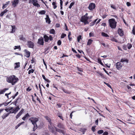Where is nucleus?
<instances>
[{
  "mask_svg": "<svg viewBox=\"0 0 135 135\" xmlns=\"http://www.w3.org/2000/svg\"><path fill=\"white\" fill-rule=\"evenodd\" d=\"M110 6L111 8L114 9H116V7L113 4H111Z\"/></svg>",
  "mask_w": 135,
  "mask_h": 135,
  "instance_id": "47",
  "label": "nucleus"
},
{
  "mask_svg": "<svg viewBox=\"0 0 135 135\" xmlns=\"http://www.w3.org/2000/svg\"><path fill=\"white\" fill-rule=\"evenodd\" d=\"M9 2H7V4H3V6L2 7V8L3 9H4V8H6L7 7V5L8 4V3Z\"/></svg>",
  "mask_w": 135,
  "mask_h": 135,
  "instance_id": "35",
  "label": "nucleus"
},
{
  "mask_svg": "<svg viewBox=\"0 0 135 135\" xmlns=\"http://www.w3.org/2000/svg\"><path fill=\"white\" fill-rule=\"evenodd\" d=\"M20 39V40H22L23 41H26V39L25 38L23 37V36L22 35H21L19 36Z\"/></svg>",
  "mask_w": 135,
  "mask_h": 135,
  "instance_id": "24",
  "label": "nucleus"
},
{
  "mask_svg": "<svg viewBox=\"0 0 135 135\" xmlns=\"http://www.w3.org/2000/svg\"><path fill=\"white\" fill-rule=\"evenodd\" d=\"M86 130V129L85 128H81L80 129V131L83 132V134H84Z\"/></svg>",
  "mask_w": 135,
  "mask_h": 135,
  "instance_id": "31",
  "label": "nucleus"
},
{
  "mask_svg": "<svg viewBox=\"0 0 135 135\" xmlns=\"http://www.w3.org/2000/svg\"><path fill=\"white\" fill-rule=\"evenodd\" d=\"M89 36L90 37H94V34L92 32H90L89 33Z\"/></svg>",
  "mask_w": 135,
  "mask_h": 135,
  "instance_id": "51",
  "label": "nucleus"
},
{
  "mask_svg": "<svg viewBox=\"0 0 135 135\" xmlns=\"http://www.w3.org/2000/svg\"><path fill=\"white\" fill-rule=\"evenodd\" d=\"M9 111L8 113H7L9 115L11 113H14L15 112H14V111H13V110H9Z\"/></svg>",
  "mask_w": 135,
  "mask_h": 135,
  "instance_id": "50",
  "label": "nucleus"
},
{
  "mask_svg": "<svg viewBox=\"0 0 135 135\" xmlns=\"http://www.w3.org/2000/svg\"><path fill=\"white\" fill-rule=\"evenodd\" d=\"M110 40H111L112 41H114L115 42H117V40L115 38H111L110 39Z\"/></svg>",
  "mask_w": 135,
  "mask_h": 135,
  "instance_id": "49",
  "label": "nucleus"
},
{
  "mask_svg": "<svg viewBox=\"0 0 135 135\" xmlns=\"http://www.w3.org/2000/svg\"><path fill=\"white\" fill-rule=\"evenodd\" d=\"M46 11L45 10H41L38 12V13L41 15H44L46 13Z\"/></svg>",
  "mask_w": 135,
  "mask_h": 135,
  "instance_id": "29",
  "label": "nucleus"
},
{
  "mask_svg": "<svg viewBox=\"0 0 135 135\" xmlns=\"http://www.w3.org/2000/svg\"><path fill=\"white\" fill-rule=\"evenodd\" d=\"M77 70L78 71H82V70H81V69L79 68L78 67H77Z\"/></svg>",
  "mask_w": 135,
  "mask_h": 135,
  "instance_id": "64",
  "label": "nucleus"
},
{
  "mask_svg": "<svg viewBox=\"0 0 135 135\" xmlns=\"http://www.w3.org/2000/svg\"><path fill=\"white\" fill-rule=\"evenodd\" d=\"M45 19L46 20V23H48L49 24L50 23L51 21L48 15H46V18H45Z\"/></svg>",
  "mask_w": 135,
  "mask_h": 135,
  "instance_id": "17",
  "label": "nucleus"
},
{
  "mask_svg": "<svg viewBox=\"0 0 135 135\" xmlns=\"http://www.w3.org/2000/svg\"><path fill=\"white\" fill-rule=\"evenodd\" d=\"M66 36V35L65 34L62 33L61 35V38H63Z\"/></svg>",
  "mask_w": 135,
  "mask_h": 135,
  "instance_id": "48",
  "label": "nucleus"
},
{
  "mask_svg": "<svg viewBox=\"0 0 135 135\" xmlns=\"http://www.w3.org/2000/svg\"><path fill=\"white\" fill-rule=\"evenodd\" d=\"M34 71V70L31 69V70H29L28 72V74H30L31 73H33Z\"/></svg>",
  "mask_w": 135,
  "mask_h": 135,
  "instance_id": "40",
  "label": "nucleus"
},
{
  "mask_svg": "<svg viewBox=\"0 0 135 135\" xmlns=\"http://www.w3.org/2000/svg\"><path fill=\"white\" fill-rule=\"evenodd\" d=\"M132 46L131 44H128L127 45V48L128 49H130L131 48Z\"/></svg>",
  "mask_w": 135,
  "mask_h": 135,
  "instance_id": "41",
  "label": "nucleus"
},
{
  "mask_svg": "<svg viewBox=\"0 0 135 135\" xmlns=\"http://www.w3.org/2000/svg\"><path fill=\"white\" fill-rule=\"evenodd\" d=\"M12 32H11L12 33L14 32H15V26H12Z\"/></svg>",
  "mask_w": 135,
  "mask_h": 135,
  "instance_id": "39",
  "label": "nucleus"
},
{
  "mask_svg": "<svg viewBox=\"0 0 135 135\" xmlns=\"http://www.w3.org/2000/svg\"><path fill=\"white\" fill-rule=\"evenodd\" d=\"M31 90V89L29 87H28L27 89L26 90L28 91H30Z\"/></svg>",
  "mask_w": 135,
  "mask_h": 135,
  "instance_id": "63",
  "label": "nucleus"
},
{
  "mask_svg": "<svg viewBox=\"0 0 135 135\" xmlns=\"http://www.w3.org/2000/svg\"><path fill=\"white\" fill-rule=\"evenodd\" d=\"M50 46H48L45 49V51L44 52L45 53V54H46L49 52V51H47L49 50L50 49Z\"/></svg>",
  "mask_w": 135,
  "mask_h": 135,
  "instance_id": "18",
  "label": "nucleus"
},
{
  "mask_svg": "<svg viewBox=\"0 0 135 135\" xmlns=\"http://www.w3.org/2000/svg\"><path fill=\"white\" fill-rule=\"evenodd\" d=\"M96 7L95 4L93 3H91L88 7V9L90 11H92L95 9Z\"/></svg>",
  "mask_w": 135,
  "mask_h": 135,
  "instance_id": "8",
  "label": "nucleus"
},
{
  "mask_svg": "<svg viewBox=\"0 0 135 135\" xmlns=\"http://www.w3.org/2000/svg\"><path fill=\"white\" fill-rule=\"evenodd\" d=\"M74 4H75L74 2H71L70 3V4L69 7V8L71 9V8L72 6Z\"/></svg>",
  "mask_w": 135,
  "mask_h": 135,
  "instance_id": "43",
  "label": "nucleus"
},
{
  "mask_svg": "<svg viewBox=\"0 0 135 135\" xmlns=\"http://www.w3.org/2000/svg\"><path fill=\"white\" fill-rule=\"evenodd\" d=\"M44 38L45 41L46 42H48L49 40V37L46 35L44 36Z\"/></svg>",
  "mask_w": 135,
  "mask_h": 135,
  "instance_id": "20",
  "label": "nucleus"
},
{
  "mask_svg": "<svg viewBox=\"0 0 135 135\" xmlns=\"http://www.w3.org/2000/svg\"><path fill=\"white\" fill-rule=\"evenodd\" d=\"M81 36L79 35L77 37V41L78 42H79L80 40L81 39Z\"/></svg>",
  "mask_w": 135,
  "mask_h": 135,
  "instance_id": "44",
  "label": "nucleus"
},
{
  "mask_svg": "<svg viewBox=\"0 0 135 135\" xmlns=\"http://www.w3.org/2000/svg\"><path fill=\"white\" fill-rule=\"evenodd\" d=\"M30 116L29 115V114L28 113H27L25 116H24V117H25V118H28V117H29Z\"/></svg>",
  "mask_w": 135,
  "mask_h": 135,
  "instance_id": "52",
  "label": "nucleus"
},
{
  "mask_svg": "<svg viewBox=\"0 0 135 135\" xmlns=\"http://www.w3.org/2000/svg\"><path fill=\"white\" fill-rule=\"evenodd\" d=\"M20 0H14L12 2V5L14 7H15L18 4Z\"/></svg>",
  "mask_w": 135,
  "mask_h": 135,
  "instance_id": "14",
  "label": "nucleus"
},
{
  "mask_svg": "<svg viewBox=\"0 0 135 135\" xmlns=\"http://www.w3.org/2000/svg\"><path fill=\"white\" fill-rule=\"evenodd\" d=\"M44 118L47 120L48 122L49 123V124L48 125H53V123H52L51 119L49 117L47 116H46L44 117Z\"/></svg>",
  "mask_w": 135,
  "mask_h": 135,
  "instance_id": "12",
  "label": "nucleus"
},
{
  "mask_svg": "<svg viewBox=\"0 0 135 135\" xmlns=\"http://www.w3.org/2000/svg\"><path fill=\"white\" fill-rule=\"evenodd\" d=\"M24 111V109H23L22 108L21 110L19 112V113H20V114H21V115L23 113V112Z\"/></svg>",
  "mask_w": 135,
  "mask_h": 135,
  "instance_id": "55",
  "label": "nucleus"
},
{
  "mask_svg": "<svg viewBox=\"0 0 135 135\" xmlns=\"http://www.w3.org/2000/svg\"><path fill=\"white\" fill-rule=\"evenodd\" d=\"M33 124V127H34V128H36V129H37L38 127H37V123H36Z\"/></svg>",
  "mask_w": 135,
  "mask_h": 135,
  "instance_id": "54",
  "label": "nucleus"
},
{
  "mask_svg": "<svg viewBox=\"0 0 135 135\" xmlns=\"http://www.w3.org/2000/svg\"><path fill=\"white\" fill-rule=\"evenodd\" d=\"M20 63L19 62L15 63V69H16L19 68L20 67Z\"/></svg>",
  "mask_w": 135,
  "mask_h": 135,
  "instance_id": "25",
  "label": "nucleus"
},
{
  "mask_svg": "<svg viewBox=\"0 0 135 135\" xmlns=\"http://www.w3.org/2000/svg\"><path fill=\"white\" fill-rule=\"evenodd\" d=\"M38 1L37 0H29V3H30L31 2L34 6L36 7H40V5L38 3Z\"/></svg>",
  "mask_w": 135,
  "mask_h": 135,
  "instance_id": "5",
  "label": "nucleus"
},
{
  "mask_svg": "<svg viewBox=\"0 0 135 135\" xmlns=\"http://www.w3.org/2000/svg\"><path fill=\"white\" fill-rule=\"evenodd\" d=\"M20 109V108H19L18 106H17L16 108H15L13 110L15 112L14 113L15 114Z\"/></svg>",
  "mask_w": 135,
  "mask_h": 135,
  "instance_id": "19",
  "label": "nucleus"
},
{
  "mask_svg": "<svg viewBox=\"0 0 135 135\" xmlns=\"http://www.w3.org/2000/svg\"><path fill=\"white\" fill-rule=\"evenodd\" d=\"M104 83L106 84L108 87H109L110 88H112L111 86L108 83H106L105 82H104Z\"/></svg>",
  "mask_w": 135,
  "mask_h": 135,
  "instance_id": "57",
  "label": "nucleus"
},
{
  "mask_svg": "<svg viewBox=\"0 0 135 135\" xmlns=\"http://www.w3.org/2000/svg\"><path fill=\"white\" fill-rule=\"evenodd\" d=\"M21 115V114H20V113H18L16 117V119H17Z\"/></svg>",
  "mask_w": 135,
  "mask_h": 135,
  "instance_id": "46",
  "label": "nucleus"
},
{
  "mask_svg": "<svg viewBox=\"0 0 135 135\" xmlns=\"http://www.w3.org/2000/svg\"><path fill=\"white\" fill-rule=\"evenodd\" d=\"M4 13H5L3 11L0 14V16L2 17Z\"/></svg>",
  "mask_w": 135,
  "mask_h": 135,
  "instance_id": "61",
  "label": "nucleus"
},
{
  "mask_svg": "<svg viewBox=\"0 0 135 135\" xmlns=\"http://www.w3.org/2000/svg\"><path fill=\"white\" fill-rule=\"evenodd\" d=\"M93 41V40H91V39H89L87 42V45H90L91 44Z\"/></svg>",
  "mask_w": 135,
  "mask_h": 135,
  "instance_id": "30",
  "label": "nucleus"
},
{
  "mask_svg": "<svg viewBox=\"0 0 135 135\" xmlns=\"http://www.w3.org/2000/svg\"><path fill=\"white\" fill-rule=\"evenodd\" d=\"M97 73L99 75H100L103 78H104L105 76L104 75L102 74L100 72H97Z\"/></svg>",
  "mask_w": 135,
  "mask_h": 135,
  "instance_id": "36",
  "label": "nucleus"
},
{
  "mask_svg": "<svg viewBox=\"0 0 135 135\" xmlns=\"http://www.w3.org/2000/svg\"><path fill=\"white\" fill-rule=\"evenodd\" d=\"M126 4L128 6H131L130 3L129 2H127L126 3Z\"/></svg>",
  "mask_w": 135,
  "mask_h": 135,
  "instance_id": "60",
  "label": "nucleus"
},
{
  "mask_svg": "<svg viewBox=\"0 0 135 135\" xmlns=\"http://www.w3.org/2000/svg\"><path fill=\"white\" fill-rule=\"evenodd\" d=\"M6 81L9 83L14 85L18 81V78L14 75H11L7 77L6 79Z\"/></svg>",
  "mask_w": 135,
  "mask_h": 135,
  "instance_id": "2",
  "label": "nucleus"
},
{
  "mask_svg": "<svg viewBox=\"0 0 135 135\" xmlns=\"http://www.w3.org/2000/svg\"><path fill=\"white\" fill-rule=\"evenodd\" d=\"M57 115L58 117L60 119H62V120H64L63 117L62 116V114L61 113H57Z\"/></svg>",
  "mask_w": 135,
  "mask_h": 135,
  "instance_id": "26",
  "label": "nucleus"
},
{
  "mask_svg": "<svg viewBox=\"0 0 135 135\" xmlns=\"http://www.w3.org/2000/svg\"><path fill=\"white\" fill-rule=\"evenodd\" d=\"M61 44V42L60 40H59L57 42V45H60Z\"/></svg>",
  "mask_w": 135,
  "mask_h": 135,
  "instance_id": "53",
  "label": "nucleus"
},
{
  "mask_svg": "<svg viewBox=\"0 0 135 135\" xmlns=\"http://www.w3.org/2000/svg\"><path fill=\"white\" fill-rule=\"evenodd\" d=\"M56 1L52 3V5L53 6V8L54 9H55L57 7V6L56 5Z\"/></svg>",
  "mask_w": 135,
  "mask_h": 135,
  "instance_id": "33",
  "label": "nucleus"
},
{
  "mask_svg": "<svg viewBox=\"0 0 135 135\" xmlns=\"http://www.w3.org/2000/svg\"><path fill=\"white\" fill-rule=\"evenodd\" d=\"M132 33L134 35H135V29L133 27L132 30Z\"/></svg>",
  "mask_w": 135,
  "mask_h": 135,
  "instance_id": "58",
  "label": "nucleus"
},
{
  "mask_svg": "<svg viewBox=\"0 0 135 135\" xmlns=\"http://www.w3.org/2000/svg\"><path fill=\"white\" fill-rule=\"evenodd\" d=\"M88 19H89V17H84V16H83L81 17L80 21L84 23V25H86L89 23V22L88 21Z\"/></svg>",
  "mask_w": 135,
  "mask_h": 135,
  "instance_id": "4",
  "label": "nucleus"
},
{
  "mask_svg": "<svg viewBox=\"0 0 135 135\" xmlns=\"http://www.w3.org/2000/svg\"><path fill=\"white\" fill-rule=\"evenodd\" d=\"M120 62H126V63H128V60L126 58H122L120 60Z\"/></svg>",
  "mask_w": 135,
  "mask_h": 135,
  "instance_id": "23",
  "label": "nucleus"
},
{
  "mask_svg": "<svg viewBox=\"0 0 135 135\" xmlns=\"http://www.w3.org/2000/svg\"><path fill=\"white\" fill-rule=\"evenodd\" d=\"M101 35L104 37H108L109 36V35L106 33L104 32H102L101 33Z\"/></svg>",
  "mask_w": 135,
  "mask_h": 135,
  "instance_id": "27",
  "label": "nucleus"
},
{
  "mask_svg": "<svg viewBox=\"0 0 135 135\" xmlns=\"http://www.w3.org/2000/svg\"><path fill=\"white\" fill-rule=\"evenodd\" d=\"M57 126L58 128L54 126L56 131L58 133H61L62 134H64V133L66 132V130L65 126L63 124L59 122L58 123Z\"/></svg>",
  "mask_w": 135,
  "mask_h": 135,
  "instance_id": "1",
  "label": "nucleus"
},
{
  "mask_svg": "<svg viewBox=\"0 0 135 135\" xmlns=\"http://www.w3.org/2000/svg\"><path fill=\"white\" fill-rule=\"evenodd\" d=\"M96 126H93L92 127L91 129V130L93 132H94L95 131V127Z\"/></svg>",
  "mask_w": 135,
  "mask_h": 135,
  "instance_id": "45",
  "label": "nucleus"
},
{
  "mask_svg": "<svg viewBox=\"0 0 135 135\" xmlns=\"http://www.w3.org/2000/svg\"><path fill=\"white\" fill-rule=\"evenodd\" d=\"M43 40L44 39L42 37H40L38 39L37 43L41 45H43L44 43Z\"/></svg>",
  "mask_w": 135,
  "mask_h": 135,
  "instance_id": "11",
  "label": "nucleus"
},
{
  "mask_svg": "<svg viewBox=\"0 0 135 135\" xmlns=\"http://www.w3.org/2000/svg\"><path fill=\"white\" fill-rule=\"evenodd\" d=\"M62 90L65 93L68 94H70V92L66 90V89H65L64 88H62Z\"/></svg>",
  "mask_w": 135,
  "mask_h": 135,
  "instance_id": "32",
  "label": "nucleus"
},
{
  "mask_svg": "<svg viewBox=\"0 0 135 135\" xmlns=\"http://www.w3.org/2000/svg\"><path fill=\"white\" fill-rule=\"evenodd\" d=\"M49 40H50V41H51L53 40L52 37L51 35H50L49 36Z\"/></svg>",
  "mask_w": 135,
  "mask_h": 135,
  "instance_id": "62",
  "label": "nucleus"
},
{
  "mask_svg": "<svg viewBox=\"0 0 135 135\" xmlns=\"http://www.w3.org/2000/svg\"><path fill=\"white\" fill-rule=\"evenodd\" d=\"M97 20V19H95L93 22L91 23L90 24V26H92L94 25Z\"/></svg>",
  "mask_w": 135,
  "mask_h": 135,
  "instance_id": "28",
  "label": "nucleus"
},
{
  "mask_svg": "<svg viewBox=\"0 0 135 135\" xmlns=\"http://www.w3.org/2000/svg\"><path fill=\"white\" fill-rule=\"evenodd\" d=\"M118 34L121 36H123L124 32L122 29L119 28L118 30Z\"/></svg>",
  "mask_w": 135,
  "mask_h": 135,
  "instance_id": "13",
  "label": "nucleus"
},
{
  "mask_svg": "<svg viewBox=\"0 0 135 135\" xmlns=\"http://www.w3.org/2000/svg\"><path fill=\"white\" fill-rule=\"evenodd\" d=\"M8 115H9L8 113H5L3 115H2V117L3 119H4L6 117H7Z\"/></svg>",
  "mask_w": 135,
  "mask_h": 135,
  "instance_id": "21",
  "label": "nucleus"
},
{
  "mask_svg": "<svg viewBox=\"0 0 135 135\" xmlns=\"http://www.w3.org/2000/svg\"><path fill=\"white\" fill-rule=\"evenodd\" d=\"M21 99L20 97H18L17 99L15 100L14 102H13L12 104H13L15 105V106H16V104L17 102H18L19 101L20 102V101Z\"/></svg>",
  "mask_w": 135,
  "mask_h": 135,
  "instance_id": "16",
  "label": "nucleus"
},
{
  "mask_svg": "<svg viewBox=\"0 0 135 135\" xmlns=\"http://www.w3.org/2000/svg\"><path fill=\"white\" fill-rule=\"evenodd\" d=\"M104 132L103 130H100L98 131L97 132L98 134H101L103 133Z\"/></svg>",
  "mask_w": 135,
  "mask_h": 135,
  "instance_id": "38",
  "label": "nucleus"
},
{
  "mask_svg": "<svg viewBox=\"0 0 135 135\" xmlns=\"http://www.w3.org/2000/svg\"><path fill=\"white\" fill-rule=\"evenodd\" d=\"M52 125L51 126L48 125V127L49 131L53 134H54L55 135H56L57 134V132L56 131H55L54 130V127H52Z\"/></svg>",
  "mask_w": 135,
  "mask_h": 135,
  "instance_id": "6",
  "label": "nucleus"
},
{
  "mask_svg": "<svg viewBox=\"0 0 135 135\" xmlns=\"http://www.w3.org/2000/svg\"><path fill=\"white\" fill-rule=\"evenodd\" d=\"M24 51L26 53L25 56L27 58L29 57L30 56V52L26 49L24 50Z\"/></svg>",
  "mask_w": 135,
  "mask_h": 135,
  "instance_id": "15",
  "label": "nucleus"
},
{
  "mask_svg": "<svg viewBox=\"0 0 135 135\" xmlns=\"http://www.w3.org/2000/svg\"><path fill=\"white\" fill-rule=\"evenodd\" d=\"M8 88H4L2 90H0V94H3L6 91L8 90Z\"/></svg>",
  "mask_w": 135,
  "mask_h": 135,
  "instance_id": "22",
  "label": "nucleus"
},
{
  "mask_svg": "<svg viewBox=\"0 0 135 135\" xmlns=\"http://www.w3.org/2000/svg\"><path fill=\"white\" fill-rule=\"evenodd\" d=\"M98 62L101 65L103 66V64L102 63V62L101 60V59L100 58H99L98 59Z\"/></svg>",
  "mask_w": 135,
  "mask_h": 135,
  "instance_id": "37",
  "label": "nucleus"
},
{
  "mask_svg": "<svg viewBox=\"0 0 135 135\" xmlns=\"http://www.w3.org/2000/svg\"><path fill=\"white\" fill-rule=\"evenodd\" d=\"M110 26L112 28H115L116 26L117 22L115 21L114 18L109 19L108 20Z\"/></svg>",
  "mask_w": 135,
  "mask_h": 135,
  "instance_id": "3",
  "label": "nucleus"
},
{
  "mask_svg": "<svg viewBox=\"0 0 135 135\" xmlns=\"http://www.w3.org/2000/svg\"><path fill=\"white\" fill-rule=\"evenodd\" d=\"M103 133L102 135H108V132L107 131L104 132Z\"/></svg>",
  "mask_w": 135,
  "mask_h": 135,
  "instance_id": "56",
  "label": "nucleus"
},
{
  "mask_svg": "<svg viewBox=\"0 0 135 135\" xmlns=\"http://www.w3.org/2000/svg\"><path fill=\"white\" fill-rule=\"evenodd\" d=\"M115 65L117 69L118 70H120L122 68L123 65L119 62L116 63Z\"/></svg>",
  "mask_w": 135,
  "mask_h": 135,
  "instance_id": "10",
  "label": "nucleus"
},
{
  "mask_svg": "<svg viewBox=\"0 0 135 135\" xmlns=\"http://www.w3.org/2000/svg\"><path fill=\"white\" fill-rule=\"evenodd\" d=\"M27 45L29 47L32 48H33L34 46V43L30 41H27Z\"/></svg>",
  "mask_w": 135,
  "mask_h": 135,
  "instance_id": "9",
  "label": "nucleus"
},
{
  "mask_svg": "<svg viewBox=\"0 0 135 135\" xmlns=\"http://www.w3.org/2000/svg\"><path fill=\"white\" fill-rule=\"evenodd\" d=\"M14 54L17 55H21L22 56V57L23 56L21 54H20L19 53H17V52H15L14 53Z\"/></svg>",
  "mask_w": 135,
  "mask_h": 135,
  "instance_id": "59",
  "label": "nucleus"
},
{
  "mask_svg": "<svg viewBox=\"0 0 135 135\" xmlns=\"http://www.w3.org/2000/svg\"><path fill=\"white\" fill-rule=\"evenodd\" d=\"M50 33L54 34L55 33V30L53 29H52L50 30Z\"/></svg>",
  "mask_w": 135,
  "mask_h": 135,
  "instance_id": "34",
  "label": "nucleus"
},
{
  "mask_svg": "<svg viewBox=\"0 0 135 135\" xmlns=\"http://www.w3.org/2000/svg\"><path fill=\"white\" fill-rule=\"evenodd\" d=\"M15 48H14V50H16L17 49H21V47L20 46H15Z\"/></svg>",
  "mask_w": 135,
  "mask_h": 135,
  "instance_id": "42",
  "label": "nucleus"
},
{
  "mask_svg": "<svg viewBox=\"0 0 135 135\" xmlns=\"http://www.w3.org/2000/svg\"><path fill=\"white\" fill-rule=\"evenodd\" d=\"M29 120L31 121L32 124H33L36 123V122L38 121V119L36 118L32 117L30 118Z\"/></svg>",
  "mask_w": 135,
  "mask_h": 135,
  "instance_id": "7",
  "label": "nucleus"
}]
</instances>
